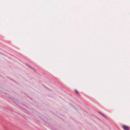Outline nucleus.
<instances>
[{
  "instance_id": "nucleus-3",
  "label": "nucleus",
  "mask_w": 130,
  "mask_h": 130,
  "mask_svg": "<svg viewBox=\"0 0 130 130\" xmlns=\"http://www.w3.org/2000/svg\"><path fill=\"white\" fill-rule=\"evenodd\" d=\"M27 65L30 68H31V69H33L30 66H29L27 64Z\"/></svg>"
},
{
  "instance_id": "nucleus-1",
  "label": "nucleus",
  "mask_w": 130,
  "mask_h": 130,
  "mask_svg": "<svg viewBox=\"0 0 130 130\" xmlns=\"http://www.w3.org/2000/svg\"><path fill=\"white\" fill-rule=\"evenodd\" d=\"M122 127L124 129V130H129V127L126 126L125 125H123V126Z\"/></svg>"
},
{
  "instance_id": "nucleus-2",
  "label": "nucleus",
  "mask_w": 130,
  "mask_h": 130,
  "mask_svg": "<svg viewBox=\"0 0 130 130\" xmlns=\"http://www.w3.org/2000/svg\"><path fill=\"white\" fill-rule=\"evenodd\" d=\"M27 65L30 68H31V69H33L30 66H29L27 64Z\"/></svg>"
},
{
  "instance_id": "nucleus-4",
  "label": "nucleus",
  "mask_w": 130,
  "mask_h": 130,
  "mask_svg": "<svg viewBox=\"0 0 130 130\" xmlns=\"http://www.w3.org/2000/svg\"><path fill=\"white\" fill-rule=\"evenodd\" d=\"M75 92L77 94H79V93L78 92V91L77 90H75Z\"/></svg>"
},
{
  "instance_id": "nucleus-5",
  "label": "nucleus",
  "mask_w": 130,
  "mask_h": 130,
  "mask_svg": "<svg viewBox=\"0 0 130 130\" xmlns=\"http://www.w3.org/2000/svg\"><path fill=\"white\" fill-rule=\"evenodd\" d=\"M103 116L105 117V116L104 115H103Z\"/></svg>"
}]
</instances>
